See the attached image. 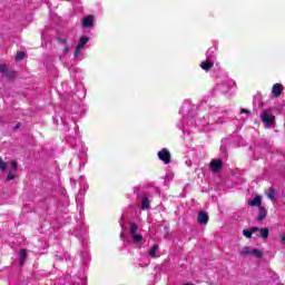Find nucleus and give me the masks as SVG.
<instances>
[{"instance_id": "26", "label": "nucleus", "mask_w": 285, "mask_h": 285, "mask_svg": "<svg viewBox=\"0 0 285 285\" xmlns=\"http://www.w3.org/2000/svg\"><path fill=\"white\" fill-rule=\"evenodd\" d=\"M62 52L66 55L68 52H70V45L66 43L65 48L62 49Z\"/></svg>"}, {"instance_id": "16", "label": "nucleus", "mask_w": 285, "mask_h": 285, "mask_svg": "<svg viewBox=\"0 0 285 285\" xmlns=\"http://www.w3.org/2000/svg\"><path fill=\"white\" fill-rule=\"evenodd\" d=\"M131 237L134 239V244H141V242H144V235L141 234H132Z\"/></svg>"}, {"instance_id": "4", "label": "nucleus", "mask_w": 285, "mask_h": 285, "mask_svg": "<svg viewBox=\"0 0 285 285\" xmlns=\"http://www.w3.org/2000/svg\"><path fill=\"white\" fill-rule=\"evenodd\" d=\"M209 168H210L212 173H219V170H222V168H224V160H222V159L210 160Z\"/></svg>"}, {"instance_id": "30", "label": "nucleus", "mask_w": 285, "mask_h": 285, "mask_svg": "<svg viewBox=\"0 0 285 285\" xmlns=\"http://www.w3.org/2000/svg\"><path fill=\"white\" fill-rule=\"evenodd\" d=\"M281 244H285V234L281 235Z\"/></svg>"}, {"instance_id": "7", "label": "nucleus", "mask_w": 285, "mask_h": 285, "mask_svg": "<svg viewBox=\"0 0 285 285\" xmlns=\"http://www.w3.org/2000/svg\"><path fill=\"white\" fill-rule=\"evenodd\" d=\"M210 217H208V213L206 212H199L197 216V223L200 224V226H206L208 224Z\"/></svg>"}, {"instance_id": "12", "label": "nucleus", "mask_w": 285, "mask_h": 285, "mask_svg": "<svg viewBox=\"0 0 285 285\" xmlns=\"http://www.w3.org/2000/svg\"><path fill=\"white\" fill-rule=\"evenodd\" d=\"M137 230H139V225L135 222H129V233L130 235H136Z\"/></svg>"}, {"instance_id": "20", "label": "nucleus", "mask_w": 285, "mask_h": 285, "mask_svg": "<svg viewBox=\"0 0 285 285\" xmlns=\"http://www.w3.org/2000/svg\"><path fill=\"white\" fill-rule=\"evenodd\" d=\"M252 255H254L255 257H258V258H261V257H264V253H262L259 249H257V248H254L253 250H252Z\"/></svg>"}, {"instance_id": "21", "label": "nucleus", "mask_w": 285, "mask_h": 285, "mask_svg": "<svg viewBox=\"0 0 285 285\" xmlns=\"http://www.w3.org/2000/svg\"><path fill=\"white\" fill-rule=\"evenodd\" d=\"M11 168L12 173H17V170H19V163L17 160H12Z\"/></svg>"}, {"instance_id": "10", "label": "nucleus", "mask_w": 285, "mask_h": 285, "mask_svg": "<svg viewBox=\"0 0 285 285\" xmlns=\"http://www.w3.org/2000/svg\"><path fill=\"white\" fill-rule=\"evenodd\" d=\"M214 66H215V62L208 61V60L203 61L200 63V68H202V70H205V72H208V70H210Z\"/></svg>"}, {"instance_id": "17", "label": "nucleus", "mask_w": 285, "mask_h": 285, "mask_svg": "<svg viewBox=\"0 0 285 285\" xmlns=\"http://www.w3.org/2000/svg\"><path fill=\"white\" fill-rule=\"evenodd\" d=\"M23 59H26V52L24 51H19L16 55V61H23Z\"/></svg>"}, {"instance_id": "2", "label": "nucleus", "mask_w": 285, "mask_h": 285, "mask_svg": "<svg viewBox=\"0 0 285 285\" xmlns=\"http://www.w3.org/2000/svg\"><path fill=\"white\" fill-rule=\"evenodd\" d=\"M0 75H3L7 79H17V71L9 70L8 65H0Z\"/></svg>"}, {"instance_id": "8", "label": "nucleus", "mask_w": 285, "mask_h": 285, "mask_svg": "<svg viewBox=\"0 0 285 285\" xmlns=\"http://www.w3.org/2000/svg\"><path fill=\"white\" fill-rule=\"evenodd\" d=\"M83 28H92L95 26V16L88 14L82 20Z\"/></svg>"}, {"instance_id": "32", "label": "nucleus", "mask_w": 285, "mask_h": 285, "mask_svg": "<svg viewBox=\"0 0 285 285\" xmlns=\"http://www.w3.org/2000/svg\"><path fill=\"white\" fill-rule=\"evenodd\" d=\"M18 128H21V124L20 122L17 124L16 130H18Z\"/></svg>"}, {"instance_id": "9", "label": "nucleus", "mask_w": 285, "mask_h": 285, "mask_svg": "<svg viewBox=\"0 0 285 285\" xmlns=\"http://www.w3.org/2000/svg\"><path fill=\"white\" fill-rule=\"evenodd\" d=\"M268 215V212L266 210V207L259 206L258 207V216H257V222H264L266 219V216Z\"/></svg>"}, {"instance_id": "33", "label": "nucleus", "mask_w": 285, "mask_h": 285, "mask_svg": "<svg viewBox=\"0 0 285 285\" xmlns=\"http://www.w3.org/2000/svg\"><path fill=\"white\" fill-rule=\"evenodd\" d=\"M120 237H124V234H121Z\"/></svg>"}, {"instance_id": "28", "label": "nucleus", "mask_w": 285, "mask_h": 285, "mask_svg": "<svg viewBox=\"0 0 285 285\" xmlns=\"http://www.w3.org/2000/svg\"><path fill=\"white\" fill-rule=\"evenodd\" d=\"M244 112H245L246 115H250V110L243 108V109L240 110V115H244Z\"/></svg>"}, {"instance_id": "11", "label": "nucleus", "mask_w": 285, "mask_h": 285, "mask_svg": "<svg viewBox=\"0 0 285 285\" xmlns=\"http://www.w3.org/2000/svg\"><path fill=\"white\" fill-rule=\"evenodd\" d=\"M248 205H249V206H257V207L259 208V206H262V196L256 195V196L254 197V199L248 200Z\"/></svg>"}, {"instance_id": "19", "label": "nucleus", "mask_w": 285, "mask_h": 285, "mask_svg": "<svg viewBox=\"0 0 285 285\" xmlns=\"http://www.w3.org/2000/svg\"><path fill=\"white\" fill-rule=\"evenodd\" d=\"M0 170H2V173H6V170H8V164H6V161H3V158L0 157Z\"/></svg>"}, {"instance_id": "6", "label": "nucleus", "mask_w": 285, "mask_h": 285, "mask_svg": "<svg viewBox=\"0 0 285 285\" xmlns=\"http://www.w3.org/2000/svg\"><path fill=\"white\" fill-rule=\"evenodd\" d=\"M284 91V86L282 83H275L272 87V98L277 99L282 97V92Z\"/></svg>"}, {"instance_id": "22", "label": "nucleus", "mask_w": 285, "mask_h": 285, "mask_svg": "<svg viewBox=\"0 0 285 285\" xmlns=\"http://www.w3.org/2000/svg\"><path fill=\"white\" fill-rule=\"evenodd\" d=\"M19 256L21 259H27L28 258V252L24 248H21L19 252Z\"/></svg>"}, {"instance_id": "3", "label": "nucleus", "mask_w": 285, "mask_h": 285, "mask_svg": "<svg viewBox=\"0 0 285 285\" xmlns=\"http://www.w3.org/2000/svg\"><path fill=\"white\" fill-rule=\"evenodd\" d=\"M90 41V38L88 37H81L79 42L76 46L75 57H79V55L83 51V48L86 47V43Z\"/></svg>"}, {"instance_id": "23", "label": "nucleus", "mask_w": 285, "mask_h": 285, "mask_svg": "<svg viewBox=\"0 0 285 285\" xmlns=\"http://www.w3.org/2000/svg\"><path fill=\"white\" fill-rule=\"evenodd\" d=\"M243 235L247 237V239H250L253 237V232L250 229H244Z\"/></svg>"}, {"instance_id": "27", "label": "nucleus", "mask_w": 285, "mask_h": 285, "mask_svg": "<svg viewBox=\"0 0 285 285\" xmlns=\"http://www.w3.org/2000/svg\"><path fill=\"white\" fill-rule=\"evenodd\" d=\"M58 43L66 46V43H68V40H66L65 38H58Z\"/></svg>"}, {"instance_id": "24", "label": "nucleus", "mask_w": 285, "mask_h": 285, "mask_svg": "<svg viewBox=\"0 0 285 285\" xmlns=\"http://www.w3.org/2000/svg\"><path fill=\"white\" fill-rule=\"evenodd\" d=\"M250 248L244 247L243 250L240 252L242 257H246V255H250Z\"/></svg>"}, {"instance_id": "1", "label": "nucleus", "mask_w": 285, "mask_h": 285, "mask_svg": "<svg viewBox=\"0 0 285 285\" xmlns=\"http://www.w3.org/2000/svg\"><path fill=\"white\" fill-rule=\"evenodd\" d=\"M261 119L266 126V128H271V126H275V116L271 112V109H266L261 115Z\"/></svg>"}, {"instance_id": "14", "label": "nucleus", "mask_w": 285, "mask_h": 285, "mask_svg": "<svg viewBox=\"0 0 285 285\" xmlns=\"http://www.w3.org/2000/svg\"><path fill=\"white\" fill-rule=\"evenodd\" d=\"M265 195L271 199L272 202L275 200V188L269 187L267 190H265Z\"/></svg>"}, {"instance_id": "15", "label": "nucleus", "mask_w": 285, "mask_h": 285, "mask_svg": "<svg viewBox=\"0 0 285 285\" xmlns=\"http://www.w3.org/2000/svg\"><path fill=\"white\" fill-rule=\"evenodd\" d=\"M148 208H150V199H148V197H145L141 200V210H148Z\"/></svg>"}, {"instance_id": "25", "label": "nucleus", "mask_w": 285, "mask_h": 285, "mask_svg": "<svg viewBox=\"0 0 285 285\" xmlns=\"http://www.w3.org/2000/svg\"><path fill=\"white\" fill-rule=\"evenodd\" d=\"M14 171H12V170H9V174H8V176H7V181H12V179H14Z\"/></svg>"}, {"instance_id": "5", "label": "nucleus", "mask_w": 285, "mask_h": 285, "mask_svg": "<svg viewBox=\"0 0 285 285\" xmlns=\"http://www.w3.org/2000/svg\"><path fill=\"white\" fill-rule=\"evenodd\" d=\"M158 158L160 161H164V164H169L171 159L170 150H168V148H163L158 151Z\"/></svg>"}, {"instance_id": "29", "label": "nucleus", "mask_w": 285, "mask_h": 285, "mask_svg": "<svg viewBox=\"0 0 285 285\" xmlns=\"http://www.w3.org/2000/svg\"><path fill=\"white\" fill-rule=\"evenodd\" d=\"M250 230H252V234H253V233L259 232L261 229H259V227H252Z\"/></svg>"}, {"instance_id": "13", "label": "nucleus", "mask_w": 285, "mask_h": 285, "mask_svg": "<svg viewBox=\"0 0 285 285\" xmlns=\"http://www.w3.org/2000/svg\"><path fill=\"white\" fill-rule=\"evenodd\" d=\"M259 233H261L259 237L262 239H268V235H271V230L268 229V227H262Z\"/></svg>"}, {"instance_id": "18", "label": "nucleus", "mask_w": 285, "mask_h": 285, "mask_svg": "<svg viewBox=\"0 0 285 285\" xmlns=\"http://www.w3.org/2000/svg\"><path fill=\"white\" fill-rule=\"evenodd\" d=\"M159 248V245H154L151 249L149 250V257H156L157 249Z\"/></svg>"}, {"instance_id": "31", "label": "nucleus", "mask_w": 285, "mask_h": 285, "mask_svg": "<svg viewBox=\"0 0 285 285\" xmlns=\"http://www.w3.org/2000/svg\"><path fill=\"white\" fill-rule=\"evenodd\" d=\"M23 264H26V259L21 258L20 266H23Z\"/></svg>"}]
</instances>
